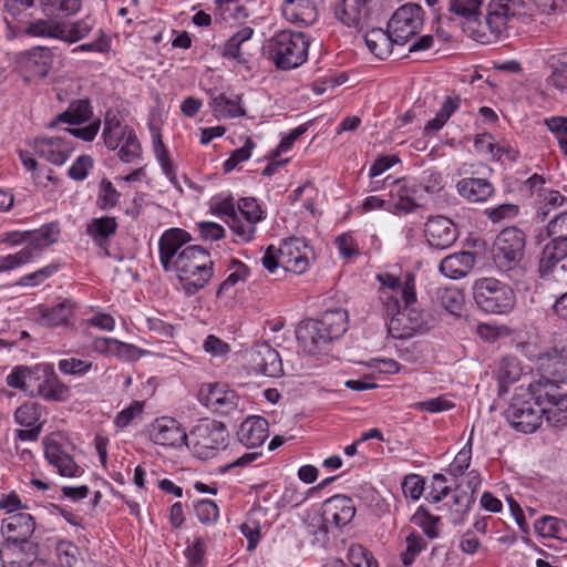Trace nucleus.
<instances>
[{"label": "nucleus", "instance_id": "f257e3e1", "mask_svg": "<svg viewBox=\"0 0 567 567\" xmlns=\"http://www.w3.org/2000/svg\"><path fill=\"white\" fill-rule=\"evenodd\" d=\"M417 271L413 268H392V346L398 357L406 362L417 359L413 344L405 340L432 328V319L420 307L417 300Z\"/></svg>", "mask_w": 567, "mask_h": 567}, {"label": "nucleus", "instance_id": "f03ea898", "mask_svg": "<svg viewBox=\"0 0 567 567\" xmlns=\"http://www.w3.org/2000/svg\"><path fill=\"white\" fill-rule=\"evenodd\" d=\"M189 241L192 236L188 231L169 228L158 240V254L163 269L175 272L184 291L190 296L209 282L214 262L210 254L198 245L183 248Z\"/></svg>", "mask_w": 567, "mask_h": 567}, {"label": "nucleus", "instance_id": "7ed1b4c3", "mask_svg": "<svg viewBox=\"0 0 567 567\" xmlns=\"http://www.w3.org/2000/svg\"><path fill=\"white\" fill-rule=\"evenodd\" d=\"M309 44L303 33L284 30L266 42L264 53L278 69L292 70L307 61Z\"/></svg>", "mask_w": 567, "mask_h": 567}, {"label": "nucleus", "instance_id": "20e7f679", "mask_svg": "<svg viewBox=\"0 0 567 567\" xmlns=\"http://www.w3.org/2000/svg\"><path fill=\"white\" fill-rule=\"evenodd\" d=\"M536 388H542L540 380L530 383L528 388H518L506 409V419L518 432L533 433L542 424V409Z\"/></svg>", "mask_w": 567, "mask_h": 567}, {"label": "nucleus", "instance_id": "39448f33", "mask_svg": "<svg viewBox=\"0 0 567 567\" xmlns=\"http://www.w3.org/2000/svg\"><path fill=\"white\" fill-rule=\"evenodd\" d=\"M525 250V234L516 227L503 229L495 241L494 261L497 268L517 280L523 275L520 261Z\"/></svg>", "mask_w": 567, "mask_h": 567}, {"label": "nucleus", "instance_id": "423d86ee", "mask_svg": "<svg viewBox=\"0 0 567 567\" xmlns=\"http://www.w3.org/2000/svg\"><path fill=\"white\" fill-rule=\"evenodd\" d=\"M476 306L486 313L505 315L513 310L516 297L514 290L495 278H481L473 285Z\"/></svg>", "mask_w": 567, "mask_h": 567}, {"label": "nucleus", "instance_id": "0eeeda50", "mask_svg": "<svg viewBox=\"0 0 567 567\" xmlns=\"http://www.w3.org/2000/svg\"><path fill=\"white\" fill-rule=\"evenodd\" d=\"M190 437L194 454L206 460L226 446L228 432L224 423L206 419L192 430Z\"/></svg>", "mask_w": 567, "mask_h": 567}, {"label": "nucleus", "instance_id": "6e6552de", "mask_svg": "<svg viewBox=\"0 0 567 567\" xmlns=\"http://www.w3.org/2000/svg\"><path fill=\"white\" fill-rule=\"evenodd\" d=\"M542 388H536L537 399L545 416L553 426L567 425V395L548 379H542Z\"/></svg>", "mask_w": 567, "mask_h": 567}, {"label": "nucleus", "instance_id": "1a4fd4ad", "mask_svg": "<svg viewBox=\"0 0 567 567\" xmlns=\"http://www.w3.org/2000/svg\"><path fill=\"white\" fill-rule=\"evenodd\" d=\"M424 10L416 3H405L392 13V44H406L422 29Z\"/></svg>", "mask_w": 567, "mask_h": 567}, {"label": "nucleus", "instance_id": "9d476101", "mask_svg": "<svg viewBox=\"0 0 567 567\" xmlns=\"http://www.w3.org/2000/svg\"><path fill=\"white\" fill-rule=\"evenodd\" d=\"M355 515L353 501L346 495H334L322 504L321 525L322 537L332 529H341L352 522Z\"/></svg>", "mask_w": 567, "mask_h": 567}, {"label": "nucleus", "instance_id": "9b49d317", "mask_svg": "<svg viewBox=\"0 0 567 567\" xmlns=\"http://www.w3.org/2000/svg\"><path fill=\"white\" fill-rule=\"evenodd\" d=\"M44 456L49 464L64 477H80L84 470L74 461L69 444L61 441V437L51 434L43 440Z\"/></svg>", "mask_w": 567, "mask_h": 567}, {"label": "nucleus", "instance_id": "f8f14e48", "mask_svg": "<svg viewBox=\"0 0 567 567\" xmlns=\"http://www.w3.org/2000/svg\"><path fill=\"white\" fill-rule=\"evenodd\" d=\"M198 400L203 405L220 415L236 412L240 402L235 391L221 383L203 384L198 392Z\"/></svg>", "mask_w": 567, "mask_h": 567}, {"label": "nucleus", "instance_id": "ddd939ff", "mask_svg": "<svg viewBox=\"0 0 567 567\" xmlns=\"http://www.w3.org/2000/svg\"><path fill=\"white\" fill-rule=\"evenodd\" d=\"M150 437L155 444L174 449L181 447L187 442L185 429L171 416L154 420L150 426Z\"/></svg>", "mask_w": 567, "mask_h": 567}, {"label": "nucleus", "instance_id": "4468645a", "mask_svg": "<svg viewBox=\"0 0 567 567\" xmlns=\"http://www.w3.org/2000/svg\"><path fill=\"white\" fill-rule=\"evenodd\" d=\"M514 12L507 0L492 1L488 6V12L486 16L487 23H489L491 31L488 34L478 33L480 31L473 30L470 27L471 33L474 35V40L483 44L493 43L498 40L501 34L505 31L507 21Z\"/></svg>", "mask_w": 567, "mask_h": 567}, {"label": "nucleus", "instance_id": "2eb2a0df", "mask_svg": "<svg viewBox=\"0 0 567 567\" xmlns=\"http://www.w3.org/2000/svg\"><path fill=\"white\" fill-rule=\"evenodd\" d=\"M280 267L293 274H303L309 267L308 246L303 239L290 237L277 248Z\"/></svg>", "mask_w": 567, "mask_h": 567}, {"label": "nucleus", "instance_id": "dca6fc26", "mask_svg": "<svg viewBox=\"0 0 567 567\" xmlns=\"http://www.w3.org/2000/svg\"><path fill=\"white\" fill-rule=\"evenodd\" d=\"M296 337L302 349L311 354L321 351L331 342L329 333L323 330L318 319L301 321L296 329Z\"/></svg>", "mask_w": 567, "mask_h": 567}, {"label": "nucleus", "instance_id": "f3484780", "mask_svg": "<svg viewBox=\"0 0 567 567\" xmlns=\"http://www.w3.org/2000/svg\"><path fill=\"white\" fill-rule=\"evenodd\" d=\"M37 555L34 543L6 540L0 547V559L3 567H31Z\"/></svg>", "mask_w": 567, "mask_h": 567}, {"label": "nucleus", "instance_id": "a211bd4d", "mask_svg": "<svg viewBox=\"0 0 567 567\" xmlns=\"http://www.w3.org/2000/svg\"><path fill=\"white\" fill-rule=\"evenodd\" d=\"M250 364L255 372L269 378H278L284 372L278 351L268 343L257 344L251 350Z\"/></svg>", "mask_w": 567, "mask_h": 567}, {"label": "nucleus", "instance_id": "6ab92c4d", "mask_svg": "<svg viewBox=\"0 0 567 567\" xmlns=\"http://www.w3.org/2000/svg\"><path fill=\"white\" fill-rule=\"evenodd\" d=\"M454 223L444 216H435L425 224V237L430 246L437 249L449 248L457 239Z\"/></svg>", "mask_w": 567, "mask_h": 567}, {"label": "nucleus", "instance_id": "aec40b11", "mask_svg": "<svg viewBox=\"0 0 567 567\" xmlns=\"http://www.w3.org/2000/svg\"><path fill=\"white\" fill-rule=\"evenodd\" d=\"M35 530V520L29 513H8L2 519L1 532L6 540L31 543L30 537Z\"/></svg>", "mask_w": 567, "mask_h": 567}, {"label": "nucleus", "instance_id": "412c9836", "mask_svg": "<svg viewBox=\"0 0 567 567\" xmlns=\"http://www.w3.org/2000/svg\"><path fill=\"white\" fill-rule=\"evenodd\" d=\"M34 153L54 165H63L73 152L70 141L63 137H37L33 142Z\"/></svg>", "mask_w": 567, "mask_h": 567}, {"label": "nucleus", "instance_id": "4be33fe9", "mask_svg": "<svg viewBox=\"0 0 567 567\" xmlns=\"http://www.w3.org/2000/svg\"><path fill=\"white\" fill-rule=\"evenodd\" d=\"M94 351L105 357H115L123 361H136L147 351L114 338L100 337L93 340Z\"/></svg>", "mask_w": 567, "mask_h": 567}, {"label": "nucleus", "instance_id": "5701e85b", "mask_svg": "<svg viewBox=\"0 0 567 567\" xmlns=\"http://www.w3.org/2000/svg\"><path fill=\"white\" fill-rule=\"evenodd\" d=\"M281 12L288 22L300 28L312 25L319 14L313 0H285Z\"/></svg>", "mask_w": 567, "mask_h": 567}, {"label": "nucleus", "instance_id": "b1692460", "mask_svg": "<svg viewBox=\"0 0 567 567\" xmlns=\"http://www.w3.org/2000/svg\"><path fill=\"white\" fill-rule=\"evenodd\" d=\"M59 235L60 228L58 224L51 223L29 234L28 239L22 237L17 239L16 237L18 234H10L8 240H10L12 245H19L22 241H27L28 245L23 249L29 250L33 259L39 256L44 248L58 241Z\"/></svg>", "mask_w": 567, "mask_h": 567}, {"label": "nucleus", "instance_id": "393cba45", "mask_svg": "<svg viewBox=\"0 0 567 567\" xmlns=\"http://www.w3.org/2000/svg\"><path fill=\"white\" fill-rule=\"evenodd\" d=\"M475 255L471 251H458L444 257L439 266L440 272L450 279L466 277L475 265Z\"/></svg>", "mask_w": 567, "mask_h": 567}, {"label": "nucleus", "instance_id": "a878e982", "mask_svg": "<svg viewBox=\"0 0 567 567\" xmlns=\"http://www.w3.org/2000/svg\"><path fill=\"white\" fill-rule=\"evenodd\" d=\"M238 441L248 449L260 446L268 437V422L261 416L246 419L237 431Z\"/></svg>", "mask_w": 567, "mask_h": 567}, {"label": "nucleus", "instance_id": "bb28decb", "mask_svg": "<svg viewBox=\"0 0 567 567\" xmlns=\"http://www.w3.org/2000/svg\"><path fill=\"white\" fill-rule=\"evenodd\" d=\"M460 196L470 203H484L495 193L494 185L486 178L465 177L457 182Z\"/></svg>", "mask_w": 567, "mask_h": 567}, {"label": "nucleus", "instance_id": "cd10ccee", "mask_svg": "<svg viewBox=\"0 0 567 567\" xmlns=\"http://www.w3.org/2000/svg\"><path fill=\"white\" fill-rule=\"evenodd\" d=\"M567 257V241L550 238L543 247L538 271L542 278L549 277L560 261Z\"/></svg>", "mask_w": 567, "mask_h": 567}, {"label": "nucleus", "instance_id": "c85d7f7f", "mask_svg": "<svg viewBox=\"0 0 567 567\" xmlns=\"http://www.w3.org/2000/svg\"><path fill=\"white\" fill-rule=\"evenodd\" d=\"M368 6L364 0H342L334 14L347 27L361 29L368 18Z\"/></svg>", "mask_w": 567, "mask_h": 567}, {"label": "nucleus", "instance_id": "c756f323", "mask_svg": "<svg viewBox=\"0 0 567 567\" xmlns=\"http://www.w3.org/2000/svg\"><path fill=\"white\" fill-rule=\"evenodd\" d=\"M91 116L92 110L89 101L76 100L73 101L64 112L58 114L52 121H50L48 127L54 128L59 124L80 125L87 122Z\"/></svg>", "mask_w": 567, "mask_h": 567}, {"label": "nucleus", "instance_id": "7c9ffc66", "mask_svg": "<svg viewBox=\"0 0 567 567\" xmlns=\"http://www.w3.org/2000/svg\"><path fill=\"white\" fill-rule=\"evenodd\" d=\"M134 130L127 125H124L121 120L112 113L106 112L104 118L103 138L104 144L109 150H116L121 143L128 136V133H133Z\"/></svg>", "mask_w": 567, "mask_h": 567}, {"label": "nucleus", "instance_id": "2f4dec72", "mask_svg": "<svg viewBox=\"0 0 567 567\" xmlns=\"http://www.w3.org/2000/svg\"><path fill=\"white\" fill-rule=\"evenodd\" d=\"M396 196L395 203L392 205L395 213H410L420 206L417 189L415 185H409L405 179H398L392 183V196Z\"/></svg>", "mask_w": 567, "mask_h": 567}, {"label": "nucleus", "instance_id": "473e14b6", "mask_svg": "<svg viewBox=\"0 0 567 567\" xmlns=\"http://www.w3.org/2000/svg\"><path fill=\"white\" fill-rule=\"evenodd\" d=\"M254 35V29L250 27H243L235 34H233L223 48V56L234 59L243 64L247 62L246 58V43Z\"/></svg>", "mask_w": 567, "mask_h": 567}, {"label": "nucleus", "instance_id": "72a5a7b5", "mask_svg": "<svg viewBox=\"0 0 567 567\" xmlns=\"http://www.w3.org/2000/svg\"><path fill=\"white\" fill-rule=\"evenodd\" d=\"M117 221L115 217L93 218L86 225V234L92 238L94 244L101 248H105L110 237L115 235L117 230Z\"/></svg>", "mask_w": 567, "mask_h": 567}, {"label": "nucleus", "instance_id": "f704fd0d", "mask_svg": "<svg viewBox=\"0 0 567 567\" xmlns=\"http://www.w3.org/2000/svg\"><path fill=\"white\" fill-rule=\"evenodd\" d=\"M24 33L30 37L62 40L66 37V24L53 18L38 19L25 28Z\"/></svg>", "mask_w": 567, "mask_h": 567}, {"label": "nucleus", "instance_id": "c9c22d12", "mask_svg": "<svg viewBox=\"0 0 567 567\" xmlns=\"http://www.w3.org/2000/svg\"><path fill=\"white\" fill-rule=\"evenodd\" d=\"M210 106L215 116L218 118H233L245 115L238 95L228 96L226 93H219L213 96Z\"/></svg>", "mask_w": 567, "mask_h": 567}, {"label": "nucleus", "instance_id": "e433bc0d", "mask_svg": "<svg viewBox=\"0 0 567 567\" xmlns=\"http://www.w3.org/2000/svg\"><path fill=\"white\" fill-rule=\"evenodd\" d=\"M74 303L65 299L54 307L41 311L40 323L44 327H59L69 323L73 317Z\"/></svg>", "mask_w": 567, "mask_h": 567}, {"label": "nucleus", "instance_id": "4c0bfd02", "mask_svg": "<svg viewBox=\"0 0 567 567\" xmlns=\"http://www.w3.org/2000/svg\"><path fill=\"white\" fill-rule=\"evenodd\" d=\"M330 340L338 339L348 330V312L344 309L327 310L318 319Z\"/></svg>", "mask_w": 567, "mask_h": 567}, {"label": "nucleus", "instance_id": "58836bf2", "mask_svg": "<svg viewBox=\"0 0 567 567\" xmlns=\"http://www.w3.org/2000/svg\"><path fill=\"white\" fill-rule=\"evenodd\" d=\"M474 502L475 498L473 495L456 488L452 496V501L446 504L450 522L453 525L462 524L465 520Z\"/></svg>", "mask_w": 567, "mask_h": 567}, {"label": "nucleus", "instance_id": "ea45409f", "mask_svg": "<svg viewBox=\"0 0 567 567\" xmlns=\"http://www.w3.org/2000/svg\"><path fill=\"white\" fill-rule=\"evenodd\" d=\"M436 302L452 316L461 317L465 302L464 293L456 287L439 288L436 291Z\"/></svg>", "mask_w": 567, "mask_h": 567}, {"label": "nucleus", "instance_id": "a19ab883", "mask_svg": "<svg viewBox=\"0 0 567 567\" xmlns=\"http://www.w3.org/2000/svg\"><path fill=\"white\" fill-rule=\"evenodd\" d=\"M369 50L379 59H385L390 52V20L385 29L372 28L364 37Z\"/></svg>", "mask_w": 567, "mask_h": 567}, {"label": "nucleus", "instance_id": "79ce46f5", "mask_svg": "<svg viewBox=\"0 0 567 567\" xmlns=\"http://www.w3.org/2000/svg\"><path fill=\"white\" fill-rule=\"evenodd\" d=\"M55 553L60 567H84L86 564L82 550L71 542L60 540Z\"/></svg>", "mask_w": 567, "mask_h": 567}, {"label": "nucleus", "instance_id": "37998d69", "mask_svg": "<svg viewBox=\"0 0 567 567\" xmlns=\"http://www.w3.org/2000/svg\"><path fill=\"white\" fill-rule=\"evenodd\" d=\"M550 74L546 82L548 86L563 92L567 90V54L551 55L548 59Z\"/></svg>", "mask_w": 567, "mask_h": 567}, {"label": "nucleus", "instance_id": "c03bdc74", "mask_svg": "<svg viewBox=\"0 0 567 567\" xmlns=\"http://www.w3.org/2000/svg\"><path fill=\"white\" fill-rule=\"evenodd\" d=\"M411 522L420 527L424 535L430 539H435L440 536L441 517L433 515L424 506H420L412 515Z\"/></svg>", "mask_w": 567, "mask_h": 567}, {"label": "nucleus", "instance_id": "a18cd8bd", "mask_svg": "<svg viewBox=\"0 0 567 567\" xmlns=\"http://www.w3.org/2000/svg\"><path fill=\"white\" fill-rule=\"evenodd\" d=\"M536 532L544 538L567 542V523L551 516H545L535 523Z\"/></svg>", "mask_w": 567, "mask_h": 567}, {"label": "nucleus", "instance_id": "49530a36", "mask_svg": "<svg viewBox=\"0 0 567 567\" xmlns=\"http://www.w3.org/2000/svg\"><path fill=\"white\" fill-rule=\"evenodd\" d=\"M520 368L514 358H504L497 371L498 394L504 395L508 386L520 377Z\"/></svg>", "mask_w": 567, "mask_h": 567}, {"label": "nucleus", "instance_id": "de8ad7c7", "mask_svg": "<svg viewBox=\"0 0 567 567\" xmlns=\"http://www.w3.org/2000/svg\"><path fill=\"white\" fill-rule=\"evenodd\" d=\"M460 105L461 99L458 96H447L436 113L435 117L425 124L424 132L426 134H431L440 131L446 124L449 118L454 114V112L460 107Z\"/></svg>", "mask_w": 567, "mask_h": 567}, {"label": "nucleus", "instance_id": "09e8293b", "mask_svg": "<svg viewBox=\"0 0 567 567\" xmlns=\"http://www.w3.org/2000/svg\"><path fill=\"white\" fill-rule=\"evenodd\" d=\"M52 62L51 52L47 48H33L28 54V68L34 76L45 78Z\"/></svg>", "mask_w": 567, "mask_h": 567}, {"label": "nucleus", "instance_id": "8fccbe9b", "mask_svg": "<svg viewBox=\"0 0 567 567\" xmlns=\"http://www.w3.org/2000/svg\"><path fill=\"white\" fill-rule=\"evenodd\" d=\"M40 6L49 17H70L80 11L82 0H40Z\"/></svg>", "mask_w": 567, "mask_h": 567}, {"label": "nucleus", "instance_id": "3c124183", "mask_svg": "<svg viewBox=\"0 0 567 567\" xmlns=\"http://www.w3.org/2000/svg\"><path fill=\"white\" fill-rule=\"evenodd\" d=\"M43 406L38 402H25L14 412V420L20 426L43 425L41 416Z\"/></svg>", "mask_w": 567, "mask_h": 567}, {"label": "nucleus", "instance_id": "603ef678", "mask_svg": "<svg viewBox=\"0 0 567 567\" xmlns=\"http://www.w3.org/2000/svg\"><path fill=\"white\" fill-rule=\"evenodd\" d=\"M153 146L155 157L159 163L163 173L176 188L182 189L176 176V166L171 159L169 154L159 136L154 138Z\"/></svg>", "mask_w": 567, "mask_h": 567}, {"label": "nucleus", "instance_id": "864d4df0", "mask_svg": "<svg viewBox=\"0 0 567 567\" xmlns=\"http://www.w3.org/2000/svg\"><path fill=\"white\" fill-rule=\"evenodd\" d=\"M230 274L228 277L219 285V288L216 292L217 297H221L227 293L230 288L236 286L238 282H244L249 277V268L241 261L233 259L229 266Z\"/></svg>", "mask_w": 567, "mask_h": 567}, {"label": "nucleus", "instance_id": "5fc2aeb1", "mask_svg": "<svg viewBox=\"0 0 567 567\" xmlns=\"http://www.w3.org/2000/svg\"><path fill=\"white\" fill-rule=\"evenodd\" d=\"M228 224L236 243H249L255 238L257 221L241 216H234L231 220H228Z\"/></svg>", "mask_w": 567, "mask_h": 567}, {"label": "nucleus", "instance_id": "6e6d98bb", "mask_svg": "<svg viewBox=\"0 0 567 567\" xmlns=\"http://www.w3.org/2000/svg\"><path fill=\"white\" fill-rule=\"evenodd\" d=\"M69 392L68 386L54 374L38 386V394L49 401H62Z\"/></svg>", "mask_w": 567, "mask_h": 567}, {"label": "nucleus", "instance_id": "4d7b16f0", "mask_svg": "<svg viewBox=\"0 0 567 567\" xmlns=\"http://www.w3.org/2000/svg\"><path fill=\"white\" fill-rule=\"evenodd\" d=\"M481 0H451L449 10L464 19V23L476 20L481 16Z\"/></svg>", "mask_w": 567, "mask_h": 567}, {"label": "nucleus", "instance_id": "13d9d810", "mask_svg": "<svg viewBox=\"0 0 567 567\" xmlns=\"http://www.w3.org/2000/svg\"><path fill=\"white\" fill-rule=\"evenodd\" d=\"M121 198V193L113 186L112 182L103 178L99 185L96 205L103 210L115 207Z\"/></svg>", "mask_w": 567, "mask_h": 567}, {"label": "nucleus", "instance_id": "bf43d9fd", "mask_svg": "<svg viewBox=\"0 0 567 567\" xmlns=\"http://www.w3.org/2000/svg\"><path fill=\"white\" fill-rule=\"evenodd\" d=\"M484 214L494 224L509 221L519 214V206L512 203L501 204L495 207L486 208Z\"/></svg>", "mask_w": 567, "mask_h": 567}, {"label": "nucleus", "instance_id": "052dcab7", "mask_svg": "<svg viewBox=\"0 0 567 567\" xmlns=\"http://www.w3.org/2000/svg\"><path fill=\"white\" fill-rule=\"evenodd\" d=\"M405 543L406 548L401 554V559L405 566H410L414 561L416 556L426 547V543L423 539V537L416 532H411L405 537Z\"/></svg>", "mask_w": 567, "mask_h": 567}, {"label": "nucleus", "instance_id": "680f3d73", "mask_svg": "<svg viewBox=\"0 0 567 567\" xmlns=\"http://www.w3.org/2000/svg\"><path fill=\"white\" fill-rule=\"evenodd\" d=\"M472 460V437L467 443L460 450L452 463L449 465L447 472L457 477L462 476L468 468Z\"/></svg>", "mask_w": 567, "mask_h": 567}, {"label": "nucleus", "instance_id": "e2e57ef3", "mask_svg": "<svg viewBox=\"0 0 567 567\" xmlns=\"http://www.w3.org/2000/svg\"><path fill=\"white\" fill-rule=\"evenodd\" d=\"M545 124L556 136L561 152L567 155V116H551L545 120Z\"/></svg>", "mask_w": 567, "mask_h": 567}, {"label": "nucleus", "instance_id": "0e129e2a", "mask_svg": "<svg viewBox=\"0 0 567 567\" xmlns=\"http://www.w3.org/2000/svg\"><path fill=\"white\" fill-rule=\"evenodd\" d=\"M194 511L198 520L203 524H214L219 516V509L210 499H199L194 503Z\"/></svg>", "mask_w": 567, "mask_h": 567}, {"label": "nucleus", "instance_id": "69168bd1", "mask_svg": "<svg viewBox=\"0 0 567 567\" xmlns=\"http://www.w3.org/2000/svg\"><path fill=\"white\" fill-rule=\"evenodd\" d=\"M348 558L352 567H378L373 555L361 545H352L349 548Z\"/></svg>", "mask_w": 567, "mask_h": 567}, {"label": "nucleus", "instance_id": "338daca9", "mask_svg": "<svg viewBox=\"0 0 567 567\" xmlns=\"http://www.w3.org/2000/svg\"><path fill=\"white\" fill-rule=\"evenodd\" d=\"M92 361L78 358L62 359L58 363V368L63 374L84 375L92 370Z\"/></svg>", "mask_w": 567, "mask_h": 567}, {"label": "nucleus", "instance_id": "774afa93", "mask_svg": "<svg viewBox=\"0 0 567 567\" xmlns=\"http://www.w3.org/2000/svg\"><path fill=\"white\" fill-rule=\"evenodd\" d=\"M547 370L553 377L549 380L554 384L557 382L567 383V355L560 354L548 359Z\"/></svg>", "mask_w": 567, "mask_h": 567}]
</instances>
